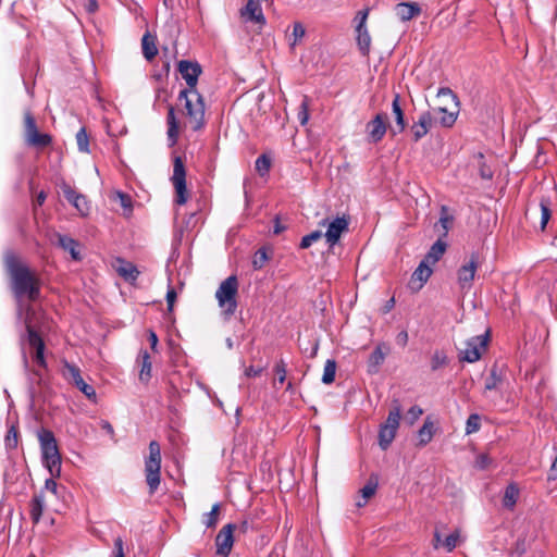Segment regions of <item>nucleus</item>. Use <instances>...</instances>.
I'll return each instance as SVG.
<instances>
[{
  "label": "nucleus",
  "instance_id": "864d4df0",
  "mask_svg": "<svg viewBox=\"0 0 557 557\" xmlns=\"http://www.w3.org/2000/svg\"><path fill=\"white\" fill-rule=\"evenodd\" d=\"M274 372L277 376V381L280 384H283L286 380L287 366L283 359L276 362L274 367Z\"/></svg>",
  "mask_w": 557,
  "mask_h": 557
},
{
  "label": "nucleus",
  "instance_id": "473e14b6",
  "mask_svg": "<svg viewBox=\"0 0 557 557\" xmlns=\"http://www.w3.org/2000/svg\"><path fill=\"white\" fill-rule=\"evenodd\" d=\"M396 432L397 431L381 424L379 431V445L383 450H386L389 447L396 436Z\"/></svg>",
  "mask_w": 557,
  "mask_h": 557
},
{
  "label": "nucleus",
  "instance_id": "bf43d9fd",
  "mask_svg": "<svg viewBox=\"0 0 557 557\" xmlns=\"http://www.w3.org/2000/svg\"><path fill=\"white\" fill-rule=\"evenodd\" d=\"M176 297H177V295H176L175 289L173 287H170L166 293V302H168V311L169 312L173 311V307H174Z\"/></svg>",
  "mask_w": 557,
  "mask_h": 557
},
{
  "label": "nucleus",
  "instance_id": "338daca9",
  "mask_svg": "<svg viewBox=\"0 0 557 557\" xmlns=\"http://www.w3.org/2000/svg\"><path fill=\"white\" fill-rule=\"evenodd\" d=\"M527 547H528V545L525 544V541H524V540H518V541H517V544H516V547H515V552H516L518 555H522V554H524V553H525Z\"/></svg>",
  "mask_w": 557,
  "mask_h": 557
},
{
  "label": "nucleus",
  "instance_id": "a211bd4d",
  "mask_svg": "<svg viewBox=\"0 0 557 557\" xmlns=\"http://www.w3.org/2000/svg\"><path fill=\"white\" fill-rule=\"evenodd\" d=\"M53 238L55 240L52 239V244L57 245L64 251H67L73 260L79 261L82 259L81 252L78 250L79 244L76 239L58 232L53 234Z\"/></svg>",
  "mask_w": 557,
  "mask_h": 557
},
{
  "label": "nucleus",
  "instance_id": "b1692460",
  "mask_svg": "<svg viewBox=\"0 0 557 557\" xmlns=\"http://www.w3.org/2000/svg\"><path fill=\"white\" fill-rule=\"evenodd\" d=\"M399 100H400L399 95L398 94L395 95L393 103H392V110H393V113L395 115V121H396V127H391V133L393 136H395L398 133L404 132V129L406 128L405 115H404L403 109L400 108Z\"/></svg>",
  "mask_w": 557,
  "mask_h": 557
},
{
  "label": "nucleus",
  "instance_id": "603ef678",
  "mask_svg": "<svg viewBox=\"0 0 557 557\" xmlns=\"http://www.w3.org/2000/svg\"><path fill=\"white\" fill-rule=\"evenodd\" d=\"M540 207H541V212H542V215H541V228L544 230L547 222L549 221L550 219V209H549V202L546 201V200H542L541 203H540Z\"/></svg>",
  "mask_w": 557,
  "mask_h": 557
},
{
  "label": "nucleus",
  "instance_id": "a18cd8bd",
  "mask_svg": "<svg viewBox=\"0 0 557 557\" xmlns=\"http://www.w3.org/2000/svg\"><path fill=\"white\" fill-rule=\"evenodd\" d=\"M500 383V376L497 373V368L493 367L491 369L490 375L485 380V389L492 391L496 389Z\"/></svg>",
  "mask_w": 557,
  "mask_h": 557
},
{
  "label": "nucleus",
  "instance_id": "6e6d98bb",
  "mask_svg": "<svg viewBox=\"0 0 557 557\" xmlns=\"http://www.w3.org/2000/svg\"><path fill=\"white\" fill-rule=\"evenodd\" d=\"M267 260H268V256H267L265 250L259 249L255 255V258L252 260V265L255 269H261L264 265Z\"/></svg>",
  "mask_w": 557,
  "mask_h": 557
},
{
  "label": "nucleus",
  "instance_id": "393cba45",
  "mask_svg": "<svg viewBox=\"0 0 557 557\" xmlns=\"http://www.w3.org/2000/svg\"><path fill=\"white\" fill-rule=\"evenodd\" d=\"M420 13H421L420 7L414 2H412V3L404 2V3L397 4V7H396L397 16L404 22L410 21L411 18L419 15Z\"/></svg>",
  "mask_w": 557,
  "mask_h": 557
},
{
  "label": "nucleus",
  "instance_id": "4468645a",
  "mask_svg": "<svg viewBox=\"0 0 557 557\" xmlns=\"http://www.w3.org/2000/svg\"><path fill=\"white\" fill-rule=\"evenodd\" d=\"M236 524H225L218 533L215 537L216 554L222 557H227L232 550L234 544V531Z\"/></svg>",
  "mask_w": 557,
  "mask_h": 557
},
{
  "label": "nucleus",
  "instance_id": "f8f14e48",
  "mask_svg": "<svg viewBox=\"0 0 557 557\" xmlns=\"http://www.w3.org/2000/svg\"><path fill=\"white\" fill-rule=\"evenodd\" d=\"M388 126V117L385 113H377L371 121L366 125V132L368 135V141L376 144L381 141L386 134Z\"/></svg>",
  "mask_w": 557,
  "mask_h": 557
},
{
  "label": "nucleus",
  "instance_id": "72a5a7b5",
  "mask_svg": "<svg viewBox=\"0 0 557 557\" xmlns=\"http://www.w3.org/2000/svg\"><path fill=\"white\" fill-rule=\"evenodd\" d=\"M519 497V488L515 484H509L504 494L503 505L508 509H512Z\"/></svg>",
  "mask_w": 557,
  "mask_h": 557
},
{
  "label": "nucleus",
  "instance_id": "c85d7f7f",
  "mask_svg": "<svg viewBox=\"0 0 557 557\" xmlns=\"http://www.w3.org/2000/svg\"><path fill=\"white\" fill-rule=\"evenodd\" d=\"M434 435V423L430 417L424 420L423 425L418 431V443L417 446L423 447L428 445Z\"/></svg>",
  "mask_w": 557,
  "mask_h": 557
},
{
  "label": "nucleus",
  "instance_id": "4d7b16f0",
  "mask_svg": "<svg viewBox=\"0 0 557 557\" xmlns=\"http://www.w3.org/2000/svg\"><path fill=\"white\" fill-rule=\"evenodd\" d=\"M113 556L124 557V542L120 536L114 540Z\"/></svg>",
  "mask_w": 557,
  "mask_h": 557
},
{
  "label": "nucleus",
  "instance_id": "e2e57ef3",
  "mask_svg": "<svg viewBox=\"0 0 557 557\" xmlns=\"http://www.w3.org/2000/svg\"><path fill=\"white\" fill-rule=\"evenodd\" d=\"M119 198H120V202H121V206L125 209H128L131 210L132 209V199L128 195L126 194H122V193H119Z\"/></svg>",
  "mask_w": 557,
  "mask_h": 557
},
{
  "label": "nucleus",
  "instance_id": "f257e3e1",
  "mask_svg": "<svg viewBox=\"0 0 557 557\" xmlns=\"http://www.w3.org/2000/svg\"><path fill=\"white\" fill-rule=\"evenodd\" d=\"M4 264L14 300L20 310L25 311L27 307L24 305L25 301L35 302L40 298L41 278L35 270L12 252L5 255Z\"/></svg>",
  "mask_w": 557,
  "mask_h": 557
},
{
  "label": "nucleus",
  "instance_id": "4be33fe9",
  "mask_svg": "<svg viewBox=\"0 0 557 557\" xmlns=\"http://www.w3.org/2000/svg\"><path fill=\"white\" fill-rule=\"evenodd\" d=\"M115 270L121 277H123L126 282L129 283H134L138 278L140 273L134 263L128 262L124 259L116 260Z\"/></svg>",
  "mask_w": 557,
  "mask_h": 557
},
{
  "label": "nucleus",
  "instance_id": "052dcab7",
  "mask_svg": "<svg viewBox=\"0 0 557 557\" xmlns=\"http://www.w3.org/2000/svg\"><path fill=\"white\" fill-rule=\"evenodd\" d=\"M443 541L444 540L442 539V533H441L438 527H436L434 530V534H433V542H432L433 547L435 549H438L441 546H443Z\"/></svg>",
  "mask_w": 557,
  "mask_h": 557
},
{
  "label": "nucleus",
  "instance_id": "39448f33",
  "mask_svg": "<svg viewBox=\"0 0 557 557\" xmlns=\"http://www.w3.org/2000/svg\"><path fill=\"white\" fill-rule=\"evenodd\" d=\"M23 138L28 147L37 150L51 147L53 143L52 135L39 131L36 119L29 110H25L23 115Z\"/></svg>",
  "mask_w": 557,
  "mask_h": 557
},
{
  "label": "nucleus",
  "instance_id": "a19ab883",
  "mask_svg": "<svg viewBox=\"0 0 557 557\" xmlns=\"http://www.w3.org/2000/svg\"><path fill=\"white\" fill-rule=\"evenodd\" d=\"M454 222V216L448 213V208L443 206L441 208L440 223L444 230L443 236H446Z\"/></svg>",
  "mask_w": 557,
  "mask_h": 557
},
{
  "label": "nucleus",
  "instance_id": "e433bc0d",
  "mask_svg": "<svg viewBox=\"0 0 557 557\" xmlns=\"http://www.w3.org/2000/svg\"><path fill=\"white\" fill-rule=\"evenodd\" d=\"M356 30L358 33V46L363 54H367L369 52L371 38L366 28H361V25H357Z\"/></svg>",
  "mask_w": 557,
  "mask_h": 557
},
{
  "label": "nucleus",
  "instance_id": "c03bdc74",
  "mask_svg": "<svg viewBox=\"0 0 557 557\" xmlns=\"http://www.w3.org/2000/svg\"><path fill=\"white\" fill-rule=\"evenodd\" d=\"M75 386L90 400L96 401V391L95 388L87 384L83 379H79Z\"/></svg>",
  "mask_w": 557,
  "mask_h": 557
},
{
  "label": "nucleus",
  "instance_id": "412c9836",
  "mask_svg": "<svg viewBox=\"0 0 557 557\" xmlns=\"http://www.w3.org/2000/svg\"><path fill=\"white\" fill-rule=\"evenodd\" d=\"M432 120L433 117L430 111H425L420 114L419 120L411 126L414 141H419L428 134L432 125Z\"/></svg>",
  "mask_w": 557,
  "mask_h": 557
},
{
  "label": "nucleus",
  "instance_id": "aec40b11",
  "mask_svg": "<svg viewBox=\"0 0 557 557\" xmlns=\"http://www.w3.org/2000/svg\"><path fill=\"white\" fill-rule=\"evenodd\" d=\"M432 272L433 270L431 265L426 263V261L422 260L411 275L409 287L414 292L420 290L431 276Z\"/></svg>",
  "mask_w": 557,
  "mask_h": 557
},
{
  "label": "nucleus",
  "instance_id": "6e6552de",
  "mask_svg": "<svg viewBox=\"0 0 557 557\" xmlns=\"http://www.w3.org/2000/svg\"><path fill=\"white\" fill-rule=\"evenodd\" d=\"M482 260L479 252H471L466 257L457 270V283L462 292H469L472 288L476 271Z\"/></svg>",
  "mask_w": 557,
  "mask_h": 557
},
{
  "label": "nucleus",
  "instance_id": "5fc2aeb1",
  "mask_svg": "<svg viewBox=\"0 0 557 557\" xmlns=\"http://www.w3.org/2000/svg\"><path fill=\"white\" fill-rule=\"evenodd\" d=\"M423 413V410L419 406H412L407 414H406V421L412 425Z\"/></svg>",
  "mask_w": 557,
  "mask_h": 557
},
{
  "label": "nucleus",
  "instance_id": "0eeeda50",
  "mask_svg": "<svg viewBox=\"0 0 557 557\" xmlns=\"http://www.w3.org/2000/svg\"><path fill=\"white\" fill-rule=\"evenodd\" d=\"M149 455L145 458L146 482L150 494H153L160 485L161 448L157 441L149 443Z\"/></svg>",
  "mask_w": 557,
  "mask_h": 557
},
{
  "label": "nucleus",
  "instance_id": "3c124183",
  "mask_svg": "<svg viewBox=\"0 0 557 557\" xmlns=\"http://www.w3.org/2000/svg\"><path fill=\"white\" fill-rule=\"evenodd\" d=\"M306 35V29L300 22H295L293 25V37L294 40L290 44L292 47L296 46Z\"/></svg>",
  "mask_w": 557,
  "mask_h": 557
},
{
  "label": "nucleus",
  "instance_id": "2eb2a0df",
  "mask_svg": "<svg viewBox=\"0 0 557 557\" xmlns=\"http://www.w3.org/2000/svg\"><path fill=\"white\" fill-rule=\"evenodd\" d=\"M348 226L349 218L345 215L337 216L336 219L329 223L324 236L330 247H333L338 243L342 234L348 231Z\"/></svg>",
  "mask_w": 557,
  "mask_h": 557
},
{
  "label": "nucleus",
  "instance_id": "20e7f679",
  "mask_svg": "<svg viewBox=\"0 0 557 557\" xmlns=\"http://www.w3.org/2000/svg\"><path fill=\"white\" fill-rule=\"evenodd\" d=\"M38 438L42 453V461L46 468L49 470L51 476L59 478L61 474V455L53 433L42 429L38 434Z\"/></svg>",
  "mask_w": 557,
  "mask_h": 557
},
{
  "label": "nucleus",
  "instance_id": "680f3d73",
  "mask_svg": "<svg viewBox=\"0 0 557 557\" xmlns=\"http://www.w3.org/2000/svg\"><path fill=\"white\" fill-rule=\"evenodd\" d=\"M408 338H409L408 332L401 331L396 336V343H397V345H399L401 347H406L408 344Z\"/></svg>",
  "mask_w": 557,
  "mask_h": 557
},
{
  "label": "nucleus",
  "instance_id": "0e129e2a",
  "mask_svg": "<svg viewBox=\"0 0 557 557\" xmlns=\"http://www.w3.org/2000/svg\"><path fill=\"white\" fill-rule=\"evenodd\" d=\"M45 488L53 494H57L58 492V484L54 481V478L51 476L50 479H47L45 482Z\"/></svg>",
  "mask_w": 557,
  "mask_h": 557
},
{
  "label": "nucleus",
  "instance_id": "09e8293b",
  "mask_svg": "<svg viewBox=\"0 0 557 557\" xmlns=\"http://www.w3.org/2000/svg\"><path fill=\"white\" fill-rule=\"evenodd\" d=\"M459 531L458 530H455L453 533H450L449 535H447L444 541H443V547L447 550V552H453L457 544H458V540H459Z\"/></svg>",
  "mask_w": 557,
  "mask_h": 557
},
{
  "label": "nucleus",
  "instance_id": "5701e85b",
  "mask_svg": "<svg viewBox=\"0 0 557 557\" xmlns=\"http://www.w3.org/2000/svg\"><path fill=\"white\" fill-rule=\"evenodd\" d=\"M45 507L46 502L44 494H35L29 503V515L34 524L40 521Z\"/></svg>",
  "mask_w": 557,
  "mask_h": 557
},
{
  "label": "nucleus",
  "instance_id": "423d86ee",
  "mask_svg": "<svg viewBox=\"0 0 557 557\" xmlns=\"http://www.w3.org/2000/svg\"><path fill=\"white\" fill-rule=\"evenodd\" d=\"M238 286L237 276L231 275L220 284L215 292L219 306L226 317H232L236 312Z\"/></svg>",
  "mask_w": 557,
  "mask_h": 557
},
{
  "label": "nucleus",
  "instance_id": "ea45409f",
  "mask_svg": "<svg viewBox=\"0 0 557 557\" xmlns=\"http://www.w3.org/2000/svg\"><path fill=\"white\" fill-rule=\"evenodd\" d=\"M448 363L446 354L443 350H436L431 358V369L436 371Z\"/></svg>",
  "mask_w": 557,
  "mask_h": 557
},
{
  "label": "nucleus",
  "instance_id": "9b49d317",
  "mask_svg": "<svg viewBox=\"0 0 557 557\" xmlns=\"http://www.w3.org/2000/svg\"><path fill=\"white\" fill-rule=\"evenodd\" d=\"M488 342V334L479 335L466 342V347L460 349L459 358L462 361L475 362L478 361L483 351H485Z\"/></svg>",
  "mask_w": 557,
  "mask_h": 557
},
{
  "label": "nucleus",
  "instance_id": "ddd939ff",
  "mask_svg": "<svg viewBox=\"0 0 557 557\" xmlns=\"http://www.w3.org/2000/svg\"><path fill=\"white\" fill-rule=\"evenodd\" d=\"M61 190L64 198L78 211L82 216L89 214L90 203L85 195L76 191L66 183L61 185Z\"/></svg>",
  "mask_w": 557,
  "mask_h": 557
},
{
  "label": "nucleus",
  "instance_id": "13d9d810",
  "mask_svg": "<svg viewBox=\"0 0 557 557\" xmlns=\"http://www.w3.org/2000/svg\"><path fill=\"white\" fill-rule=\"evenodd\" d=\"M491 458L488 457V455L486 454H481L476 457V460H475V466L479 468V469H485L490 466L491 463Z\"/></svg>",
  "mask_w": 557,
  "mask_h": 557
},
{
  "label": "nucleus",
  "instance_id": "8fccbe9b",
  "mask_svg": "<svg viewBox=\"0 0 557 557\" xmlns=\"http://www.w3.org/2000/svg\"><path fill=\"white\" fill-rule=\"evenodd\" d=\"M321 231H314L306 236L302 237L300 242V248L307 249L309 248L314 242L319 240L322 237Z\"/></svg>",
  "mask_w": 557,
  "mask_h": 557
},
{
  "label": "nucleus",
  "instance_id": "79ce46f5",
  "mask_svg": "<svg viewBox=\"0 0 557 557\" xmlns=\"http://www.w3.org/2000/svg\"><path fill=\"white\" fill-rule=\"evenodd\" d=\"M297 117L301 125H306L309 120V99L307 96H304L301 100V103L298 108Z\"/></svg>",
  "mask_w": 557,
  "mask_h": 557
},
{
  "label": "nucleus",
  "instance_id": "58836bf2",
  "mask_svg": "<svg viewBox=\"0 0 557 557\" xmlns=\"http://www.w3.org/2000/svg\"><path fill=\"white\" fill-rule=\"evenodd\" d=\"M4 444L8 449H14L18 444V431L17 426L12 424L5 435Z\"/></svg>",
  "mask_w": 557,
  "mask_h": 557
},
{
  "label": "nucleus",
  "instance_id": "9d476101",
  "mask_svg": "<svg viewBox=\"0 0 557 557\" xmlns=\"http://www.w3.org/2000/svg\"><path fill=\"white\" fill-rule=\"evenodd\" d=\"M171 182L175 189L174 201L182 206L188 200V191L186 188V171L185 165L181 157H175L173 161V174Z\"/></svg>",
  "mask_w": 557,
  "mask_h": 557
},
{
  "label": "nucleus",
  "instance_id": "a878e982",
  "mask_svg": "<svg viewBox=\"0 0 557 557\" xmlns=\"http://www.w3.org/2000/svg\"><path fill=\"white\" fill-rule=\"evenodd\" d=\"M447 244L441 238L437 239L425 255L423 261H426L430 265L435 264L445 253Z\"/></svg>",
  "mask_w": 557,
  "mask_h": 557
},
{
  "label": "nucleus",
  "instance_id": "f704fd0d",
  "mask_svg": "<svg viewBox=\"0 0 557 557\" xmlns=\"http://www.w3.org/2000/svg\"><path fill=\"white\" fill-rule=\"evenodd\" d=\"M220 511H221V505L220 504H214L211 508V511L210 512H207L202 516V523L208 528V529H213L216 527L218 522H219V517H220Z\"/></svg>",
  "mask_w": 557,
  "mask_h": 557
},
{
  "label": "nucleus",
  "instance_id": "f3484780",
  "mask_svg": "<svg viewBox=\"0 0 557 557\" xmlns=\"http://www.w3.org/2000/svg\"><path fill=\"white\" fill-rule=\"evenodd\" d=\"M240 15L245 21L257 23L260 27L265 24V17L259 0H248L246 5L240 10Z\"/></svg>",
  "mask_w": 557,
  "mask_h": 557
},
{
  "label": "nucleus",
  "instance_id": "c756f323",
  "mask_svg": "<svg viewBox=\"0 0 557 557\" xmlns=\"http://www.w3.org/2000/svg\"><path fill=\"white\" fill-rule=\"evenodd\" d=\"M400 418H401V406H400V403L397 399H395L392 401V408L388 412L387 419H386L385 423H383L382 425L397 431L399 428Z\"/></svg>",
  "mask_w": 557,
  "mask_h": 557
},
{
  "label": "nucleus",
  "instance_id": "de8ad7c7",
  "mask_svg": "<svg viewBox=\"0 0 557 557\" xmlns=\"http://www.w3.org/2000/svg\"><path fill=\"white\" fill-rule=\"evenodd\" d=\"M271 168V160L265 154H261L256 160V171L263 176Z\"/></svg>",
  "mask_w": 557,
  "mask_h": 557
},
{
  "label": "nucleus",
  "instance_id": "1a4fd4ad",
  "mask_svg": "<svg viewBox=\"0 0 557 557\" xmlns=\"http://www.w3.org/2000/svg\"><path fill=\"white\" fill-rule=\"evenodd\" d=\"M35 314V310L32 306H27L25 309V326L27 331V341L30 347L35 349V355L33 357L34 361L41 368L47 367V362L44 356L45 351V343L39 335V333L35 330L33 325V315Z\"/></svg>",
  "mask_w": 557,
  "mask_h": 557
},
{
  "label": "nucleus",
  "instance_id": "37998d69",
  "mask_svg": "<svg viewBox=\"0 0 557 557\" xmlns=\"http://www.w3.org/2000/svg\"><path fill=\"white\" fill-rule=\"evenodd\" d=\"M481 428V418L476 413H472L468 417L466 422V433L472 434L480 430Z\"/></svg>",
  "mask_w": 557,
  "mask_h": 557
},
{
  "label": "nucleus",
  "instance_id": "f03ea898",
  "mask_svg": "<svg viewBox=\"0 0 557 557\" xmlns=\"http://www.w3.org/2000/svg\"><path fill=\"white\" fill-rule=\"evenodd\" d=\"M178 101L183 103L187 124L195 132L205 126V102L197 89H183L178 95Z\"/></svg>",
  "mask_w": 557,
  "mask_h": 557
},
{
  "label": "nucleus",
  "instance_id": "7ed1b4c3",
  "mask_svg": "<svg viewBox=\"0 0 557 557\" xmlns=\"http://www.w3.org/2000/svg\"><path fill=\"white\" fill-rule=\"evenodd\" d=\"M440 103L433 109V112L441 114L440 124L443 127H451L459 114L460 103L457 95L448 87H442L436 95Z\"/></svg>",
  "mask_w": 557,
  "mask_h": 557
},
{
  "label": "nucleus",
  "instance_id": "6ab92c4d",
  "mask_svg": "<svg viewBox=\"0 0 557 557\" xmlns=\"http://www.w3.org/2000/svg\"><path fill=\"white\" fill-rule=\"evenodd\" d=\"M391 348L388 344L379 343L368 359V372L375 374L379 372L381 364L384 362L385 357L389 354Z\"/></svg>",
  "mask_w": 557,
  "mask_h": 557
},
{
  "label": "nucleus",
  "instance_id": "4c0bfd02",
  "mask_svg": "<svg viewBox=\"0 0 557 557\" xmlns=\"http://www.w3.org/2000/svg\"><path fill=\"white\" fill-rule=\"evenodd\" d=\"M336 374V361L333 359H327L324 369H323V375H322V382L324 384H331L335 380Z\"/></svg>",
  "mask_w": 557,
  "mask_h": 557
},
{
  "label": "nucleus",
  "instance_id": "774afa93",
  "mask_svg": "<svg viewBox=\"0 0 557 557\" xmlns=\"http://www.w3.org/2000/svg\"><path fill=\"white\" fill-rule=\"evenodd\" d=\"M100 426L103 431H106L111 437L114 436V430H113V426L111 425V423L109 421H106V420H102L100 422Z\"/></svg>",
  "mask_w": 557,
  "mask_h": 557
},
{
  "label": "nucleus",
  "instance_id": "7c9ffc66",
  "mask_svg": "<svg viewBox=\"0 0 557 557\" xmlns=\"http://www.w3.org/2000/svg\"><path fill=\"white\" fill-rule=\"evenodd\" d=\"M143 53L148 61H151L158 53L156 38L146 33L141 38Z\"/></svg>",
  "mask_w": 557,
  "mask_h": 557
},
{
  "label": "nucleus",
  "instance_id": "cd10ccee",
  "mask_svg": "<svg viewBox=\"0 0 557 557\" xmlns=\"http://www.w3.org/2000/svg\"><path fill=\"white\" fill-rule=\"evenodd\" d=\"M168 138L171 141V145H175L180 134L178 121L175 116V110L172 106H169L168 116Z\"/></svg>",
  "mask_w": 557,
  "mask_h": 557
},
{
  "label": "nucleus",
  "instance_id": "bb28decb",
  "mask_svg": "<svg viewBox=\"0 0 557 557\" xmlns=\"http://www.w3.org/2000/svg\"><path fill=\"white\" fill-rule=\"evenodd\" d=\"M379 485V479L375 474H371L367 484L360 490L362 500H357L358 507H363L367 502L375 494Z\"/></svg>",
  "mask_w": 557,
  "mask_h": 557
},
{
  "label": "nucleus",
  "instance_id": "2f4dec72",
  "mask_svg": "<svg viewBox=\"0 0 557 557\" xmlns=\"http://www.w3.org/2000/svg\"><path fill=\"white\" fill-rule=\"evenodd\" d=\"M139 358L141 360V368L139 372V380L147 383L151 377V361L150 355L147 350H140Z\"/></svg>",
  "mask_w": 557,
  "mask_h": 557
},
{
  "label": "nucleus",
  "instance_id": "49530a36",
  "mask_svg": "<svg viewBox=\"0 0 557 557\" xmlns=\"http://www.w3.org/2000/svg\"><path fill=\"white\" fill-rule=\"evenodd\" d=\"M76 141L79 151L88 152L89 151V139L85 127H82L76 134Z\"/></svg>",
  "mask_w": 557,
  "mask_h": 557
},
{
  "label": "nucleus",
  "instance_id": "c9c22d12",
  "mask_svg": "<svg viewBox=\"0 0 557 557\" xmlns=\"http://www.w3.org/2000/svg\"><path fill=\"white\" fill-rule=\"evenodd\" d=\"M63 376L74 385L79 379H83L79 368L67 361H64L63 364Z\"/></svg>",
  "mask_w": 557,
  "mask_h": 557
},
{
  "label": "nucleus",
  "instance_id": "dca6fc26",
  "mask_svg": "<svg viewBox=\"0 0 557 557\" xmlns=\"http://www.w3.org/2000/svg\"><path fill=\"white\" fill-rule=\"evenodd\" d=\"M178 72L186 81L187 89H197L198 77L202 72L198 62L182 60L178 62Z\"/></svg>",
  "mask_w": 557,
  "mask_h": 557
},
{
  "label": "nucleus",
  "instance_id": "69168bd1",
  "mask_svg": "<svg viewBox=\"0 0 557 557\" xmlns=\"http://www.w3.org/2000/svg\"><path fill=\"white\" fill-rule=\"evenodd\" d=\"M262 372V368L249 367L246 369L245 374L248 377L259 376Z\"/></svg>",
  "mask_w": 557,
  "mask_h": 557
}]
</instances>
